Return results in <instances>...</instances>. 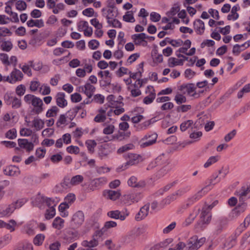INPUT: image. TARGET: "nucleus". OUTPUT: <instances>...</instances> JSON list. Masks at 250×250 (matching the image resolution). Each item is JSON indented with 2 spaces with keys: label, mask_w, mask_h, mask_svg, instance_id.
I'll return each instance as SVG.
<instances>
[{
  "label": "nucleus",
  "mask_w": 250,
  "mask_h": 250,
  "mask_svg": "<svg viewBox=\"0 0 250 250\" xmlns=\"http://www.w3.org/2000/svg\"><path fill=\"white\" fill-rule=\"evenodd\" d=\"M64 221L60 217H57L54 220L52 223V227L57 229H61L64 227Z\"/></svg>",
  "instance_id": "72a5a7b5"
},
{
  "label": "nucleus",
  "mask_w": 250,
  "mask_h": 250,
  "mask_svg": "<svg viewBox=\"0 0 250 250\" xmlns=\"http://www.w3.org/2000/svg\"><path fill=\"white\" fill-rule=\"evenodd\" d=\"M128 160L121 167H118L117 171L120 172L128 168L129 166L135 165L142 161V157L140 155L134 153H129L127 155Z\"/></svg>",
  "instance_id": "20e7f679"
},
{
  "label": "nucleus",
  "mask_w": 250,
  "mask_h": 250,
  "mask_svg": "<svg viewBox=\"0 0 250 250\" xmlns=\"http://www.w3.org/2000/svg\"><path fill=\"white\" fill-rule=\"evenodd\" d=\"M240 10V6L238 4L233 6L231 10L230 14L227 16L229 21L237 20L239 17V14L237 13Z\"/></svg>",
  "instance_id": "cd10ccee"
},
{
  "label": "nucleus",
  "mask_w": 250,
  "mask_h": 250,
  "mask_svg": "<svg viewBox=\"0 0 250 250\" xmlns=\"http://www.w3.org/2000/svg\"><path fill=\"white\" fill-rule=\"evenodd\" d=\"M40 91L43 95H48L51 92L50 87L47 84H43L40 87Z\"/></svg>",
  "instance_id": "052dcab7"
},
{
  "label": "nucleus",
  "mask_w": 250,
  "mask_h": 250,
  "mask_svg": "<svg viewBox=\"0 0 250 250\" xmlns=\"http://www.w3.org/2000/svg\"><path fill=\"white\" fill-rule=\"evenodd\" d=\"M16 209L14 204L0 206V217L10 216Z\"/></svg>",
  "instance_id": "2eb2a0df"
},
{
  "label": "nucleus",
  "mask_w": 250,
  "mask_h": 250,
  "mask_svg": "<svg viewBox=\"0 0 250 250\" xmlns=\"http://www.w3.org/2000/svg\"><path fill=\"white\" fill-rule=\"evenodd\" d=\"M102 12L103 16L106 19L107 23H109L111 20L117 18L119 14L118 8L110 9L103 8Z\"/></svg>",
  "instance_id": "f8f14e48"
},
{
  "label": "nucleus",
  "mask_w": 250,
  "mask_h": 250,
  "mask_svg": "<svg viewBox=\"0 0 250 250\" xmlns=\"http://www.w3.org/2000/svg\"><path fill=\"white\" fill-rule=\"evenodd\" d=\"M56 100L57 105L61 108H64L67 104V101L65 99V94L63 92L58 93Z\"/></svg>",
  "instance_id": "bb28decb"
},
{
  "label": "nucleus",
  "mask_w": 250,
  "mask_h": 250,
  "mask_svg": "<svg viewBox=\"0 0 250 250\" xmlns=\"http://www.w3.org/2000/svg\"><path fill=\"white\" fill-rule=\"evenodd\" d=\"M4 173L9 176H18L20 174V170L18 167L9 166L4 169Z\"/></svg>",
  "instance_id": "b1692460"
},
{
  "label": "nucleus",
  "mask_w": 250,
  "mask_h": 250,
  "mask_svg": "<svg viewBox=\"0 0 250 250\" xmlns=\"http://www.w3.org/2000/svg\"><path fill=\"white\" fill-rule=\"evenodd\" d=\"M199 211V208H194L192 212L190 213L189 216L186 219L184 222L185 226H188L191 224L198 215Z\"/></svg>",
  "instance_id": "c85d7f7f"
},
{
  "label": "nucleus",
  "mask_w": 250,
  "mask_h": 250,
  "mask_svg": "<svg viewBox=\"0 0 250 250\" xmlns=\"http://www.w3.org/2000/svg\"><path fill=\"white\" fill-rule=\"evenodd\" d=\"M107 182V179L105 177H100L94 179L91 182L92 186L95 188L101 187Z\"/></svg>",
  "instance_id": "e433bc0d"
},
{
  "label": "nucleus",
  "mask_w": 250,
  "mask_h": 250,
  "mask_svg": "<svg viewBox=\"0 0 250 250\" xmlns=\"http://www.w3.org/2000/svg\"><path fill=\"white\" fill-rule=\"evenodd\" d=\"M82 245L83 247L91 249L92 248L96 247L98 245V242L95 238H93L89 241L87 240L83 241L82 243Z\"/></svg>",
  "instance_id": "4c0bfd02"
},
{
  "label": "nucleus",
  "mask_w": 250,
  "mask_h": 250,
  "mask_svg": "<svg viewBox=\"0 0 250 250\" xmlns=\"http://www.w3.org/2000/svg\"><path fill=\"white\" fill-rule=\"evenodd\" d=\"M117 223L113 221H106L104 223V227L99 230H97L95 232L96 236L101 237L109 229L115 228L117 226Z\"/></svg>",
  "instance_id": "f3484780"
},
{
  "label": "nucleus",
  "mask_w": 250,
  "mask_h": 250,
  "mask_svg": "<svg viewBox=\"0 0 250 250\" xmlns=\"http://www.w3.org/2000/svg\"><path fill=\"white\" fill-rule=\"evenodd\" d=\"M82 108L81 106H77L67 111V117L71 121L73 120L76 116L78 111Z\"/></svg>",
  "instance_id": "58836bf2"
},
{
  "label": "nucleus",
  "mask_w": 250,
  "mask_h": 250,
  "mask_svg": "<svg viewBox=\"0 0 250 250\" xmlns=\"http://www.w3.org/2000/svg\"><path fill=\"white\" fill-rule=\"evenodd\" d=\"M75 200L76 197L75 194L73 193H69L65 197L64 202L70 206V205L73 203Z\"/></svg>",
  "instance_id": "0e129e2a"
},
{
  "label": "nucleus",
  "mask_w": 250,
  "mask_h": 250,
  "mask_svg": "<svg viewBox=\"0 0 250 250\" xmlns=\"http://www.w3.org/2000/svg\"><path fill=\"white\" fill-rule=\"evenodd\" d=\"M103 195L107 199L115 201L120 197L121 193L118 190H105L103 192Z\"/></svg>",
  "instance_id": "412c9836"
},
{
  "label": "nucleus",
  "mask_w": 250,
  "mask_h": 250,
  "mask_svg": "<svg viewBox=\"0 0 250 250\" xmlns=\"http://www.w3.org/2000/svg\"><path fill=\"white\" fill-rule=\"evenodd\" d=\"M56 214L55 208L52 207L46 209L45 213V218L46 220H50L53 218Z\"/></svg>",
  "instance_id": "8fccbe9b"
},
{
  "label": "nucleus",
  "mask_w": 250,
  "mask_h": 250,
  "mask_svg": "<svg viewBox=\"0 0 250 250\" xmlns=\"http://www.w3.org/2000/svg\"><path fill=\"white\" fill-rule=\"evenodd\" d=\"M133 11H127L125 15L123 16V20L126 22H134L135 19L133 17Z\"/></svg>",
  "instance_id": "de8ad7c7"
},
{
  "label": "nucleus",
  "mask_w": 250,
  "mask_h": 250,
  "mask_svg": "<svg viewBox=\"0 0 250 250\" xmlns=\"http://www.w3.org/2000/svg\"><path fill=\"white\" fill-rule=\"evenodd\" d=\"M13 47V43L10 41L1 40L0 48L2 51L8 52L11 50Z\"/></svg>",
  "instance_id": "2f4dec72"
},
{
  "label": "nucleus",
  "mask_w": 250,
  "mask_h": 250,
  "mask_svg": "<svg viewBox=\"0 0 250 250\" xmlns=\"http://www.w3.org/2000/svg\"><path fill=\"white\" fill-rule=\"evenodd\" d=\"M59 111V109L57 106H53L48 110L46 113V116L48 118L56 116Z\"/></svg>",
  "instance_id": "a19ab883"
},
{
  "label": "nucleus",
  "mask_w": 250,
  "mask_h": 250,
  "mask_svg": "<svg viewBox=\"0 0 250 250\" xmlns=\"http://www.w3.org/2000/svg\"><path fill=\"white\" fill-rule=\"evenodd\" d=\"M32 127H34L36 130L39 131L42 129L44 125V122L43 120L39 118L35 117L32 122Z\"/></svg>",
  "instance_id": "473e14b6"
},
{
  "label": "nucleus",
  "mask_w": 250,
  "mask_h": 250,
  "mask_svg": "<svg viewBox=\"0 0 250 250\" xmlns=\"http://www.w3.org/2000/svg\"><path fill=\"white\" fill-rule=\"evenodd\" d=\"M250 224V216H248L245 219L243 224H241L237 228V231H238L239 233H241L242 231L246 229V228Z\"/></svg>",
  "instance_id": "37998d69"
},
{
  "label": "nucleus",
  "mask_w": 250,
  "mask_h": 250,
  "mask_svg": "<svg viewBox=\"0 0 250 250\" xmlns=\"http://www.w3.org/2000/svg\"><path fill=\"white\" fill-rule=\"evenodd\" d=\"M129 212L125 209L122 211L119 210H111L107 212V216L115 219H120L124 221L129 215Z\"/></svg>",
  "instance_id": "1a4fd4ad"
},
{
  "label": "nucleus",
  "mask_w": 250,
  "mask_h": 250,
  "mask_svg": "<svg viewBox=\"0 0 250 250\" xmlns=\"http://www.w3.org/2000/svg\"><path fill=\"white\" fill-rule=\"evenodd\" d=\"M194 29L197 34L202 35L205 31V24L204 21L200 19L196 20L193 23Z\"/></svg>",
  "instance_id": "393cba45"
},
{
  "label": "nucleus",
  "mask_w": 250,
  "mask_h": 250,
  "mask_svg": "<svg viewBox=\"0 0 250 250\" xmlns=\"http://www.w3.org/2000/svg\"><path fill=\"white\" fill-rule=\"evenodd\" d=\"M236 193V195L239 196L240 200H245L250 197V188L243 187Z\"/></svg>",
  "instance_id": "5701e85b"
},
{
  "label": "nucleus",
  "mask_w": 250,
  "mask_h": 250,
  "mask_svg": "<svg viewBox=\"0 0 250 250\" xmlns=\"http://www.w3.org/2000/svg\"><path fill=\"white\" fill-rule=\"evenodd\" d=\"M196 88L195 87L194 83H184L180 86L179 90L183 92V94H186L187 93L189 95L195 96L196 93H193L195 91Z\"/></svg>",
  "instance_id": "4468645a"
},
{
  "label": "nucleus",
  "mask_w": 250,
  "mask_h": 250,
  "mask_svg": "<svg viewBox=\"0 0 250 250\" xmlns=\"http://www.w3.org/2000/svg\"><path fill=\"white\" fill-rule=\"evenodd\" d=\"M237 131L236 129H233L229 133H228L224 137V140L226 142H229L231 139H232L234 137L236 134Z\"/></svg>",
  "instance_id": "774afa93"
},
{
  "label": "nucleus",
  "mask_w": 250,
  "mask_h": 250,
  "mask_svg": "<svg viewBox=\"0 0 250 250\" xmlns=\"http://www.w3.org/2000/svg\"><path fill=\"white\" fill-rule=\"evenodd\" d=\"M167 43L170 44L174 47H179L181 46L183 43V41L181 39L171 40L169 38H166Z\"/></svg>",
  "instance_id": "603ef678"
},
{
  "label": "nucleus",
  "mask_w": 250,
  "mask_h": 250,
  "mask_svg": "<svg viewBox=\"0 0 250 250\" xmlns=\"http://www.w3.org/2000/svg\"><path fill=\"white\" fill-rule=\"evenodd\" d=\"M142 198L140 193H128L125 194L123 197V201L125 204L131 205L135 202H138Z\"/></svg>",
  "instance_id": "9d476101"
},
{
  "label": "nucleus",
  "mask_w": 250,
  "mask_h": 250,
  "mask_svg": "<svg viewBox=\"0 0 250 250\" xmlns=\"http://www.w3.org/2000/svg\"><path fill=\"white\" fill-rule=\"evenodd\" d=\"M18 142L20 148L25 149L28 152H30L33 149V144L31 142H29L27 139H19Z\"/></svg>",
  "instance_id": "6ab92c4d"
},
{
  "label": "nucleus",
  "mask_w": 250,
  "mask_h": 250,
  "mask_svg": "<svg viewBox=\"0 0 250 250\" xmlns=\"http://www.w3.org/2000/svg\"><path fill=\"white\" fill-rule=\"evenodd\" d=\"M158 135L155 132H148L138 142L141 148H146L154 144L157 141Z\"/></svg>",
  "instance_id": "7ed1b4c3"
},
{
  "label": "nucleus",
  "mask_w": 250,
  "mask_h": 250,
  "mask_svg": "<svg viewBox=\"0 0 250 250\" xmlns=\"http://www.w3.org/2000/svg\"><path fill=\"white\" fill-rule=\"evenodd\" d=\"M0 60L5 65H10V62L9 60V57L7 54L4 53H0Z\"/></svg>",
  "instance_id": "bf43d9fd"
},
{
  "label": "nucleus",
  "mask_w": 250,
  "mask_h": 250,
  "mask_svg": "<svg viewBox=\"0 0 250 250\" xmlns=\"http://www.w3.org/2000/svg\"><path fill=\"white\" fill-rule=\"evenodd\" d=\"M16 9L20 11H23L26 9L27 4L26 2L22 0H19L16 3Z\"/></svg>",
  "instance_id": "6e6d98bb"
},
{
  "label": "nucleus",
  "mask_w": 250,
  "mask_h": 250,
  "mask_svg": "<svg viewBox=\"0 0 250 250\" xmlns=\"http://www.w3.org/2000/svg\"><path fill=\"white\" fill-rule=\"evenodd\" d=\"M84 221V215L81 210L76 211L72 216L70 223L74 229H78L82 225Z\"/></svg>",
  "instance_id": "6e6552de"
},
{
  "label": "nucleus",
  "mask_w": 250,
  "mask_h": 250,
  "mask_svg": "<svg viewBox=\"0 0 250 250\" xmlns=\"http://www.w3.org/2000/svg\"><path fill=\"white\" fill-rule=\"evenodd\" d=\"M45 236L43 234H38L34 238L33 243L35 245L41 246L44 240Z\"/></svg>",
  "instance_id": "ea45409f"
},
{
  "label": "nucleus",
  "mask_w": 250,
  "mask_h": 250,
  "mask_svg": "<svg viewBox=\"0 0 250 250\" xmlns=\"http://www.w3.org/2000/svg\"><path fill=\"white\" fill-rule=\"evenodd\" d=\"M228 224V220L224 217H220L214 222V230L216 234L220 233Z\"/></svg>",
  "instance_id": "9b49d317"
},
{
  "label": "nucleus",
  "mask_w": 250,
  "mask_h": 250,
  "mask_svg": "<svg viewBox=\"0 0 250 250\" xmlns=\"http://www.w3.org/2000/svg\"><path fill=\"white\" fill-rule=\"evenodd\" d=\"M10 77L11 78V82H12L13 83H15L18 81H21L23 77V75L20 70L15 68L11 72Z\"/></svg>",
  "instance_id": "a878e982"
},
{
  "label": "nucleus",
  "mask_w": 250,
  "mask_h": 250,
  "mask_svg": "<svg viewBox=\"0 0 250 250\" xmlns=\"http://www.w3.org/2000/svg\"><path fill=\"white\" fill-rule=\"evenodd\" d=\"M219 159V156H213L210 157L207 161L205 163L204 167L205 168H207L210 166L211 165L217 162Z\"/></svg>",
  "instance_id": "09e8293b"
},
{
  "label": "nucleus",
  "mask_w": 250,
  "mask_h": 250,
  "mask_svg": "<svg viewBox=\"0 0 250 250\" xmlns=\"http://www.w3.org/2000/svg\"><path fill=\"white\" fill-rule=\"evenodd\" d=\"M167 63L168 66H169L170 67H173L176 65H183V60H178L175 58L171 57L168 59Z\"/></svg>",
  "instance_id": "c9c22d12"
},
{
  "label": "nucleus",
  "mask_w": 250,
  "mask_h": 250,
  "mask_svg": "<svg viewBox=\"0 0 250 250\" xmlns=\"http://www.w3.org/2000/svg\"><path fill=\"white\" fill-rule=\"evenodd\" d=\"M61 185L63 189L70 188L72 186L71 179L68 176H65L61 182Z\"/></svg>",
  "instance_id": "49530a36"
},
{
  "label": "nucleus",
  "mask_w": 250,
  "mask_h": 250,
  "mask_svg": "<svg viewBox=\"0 0 250 250\" xmlns=\"http://www.w3.org/2000/svg\"><path fill=\"white\" fill-rule=\"evenodd\" d=\"M0 143L3 145H4L6 147L8 148H14L15 147L16 150H20V147H16V143L13 141H3L0 142Z\"/></svg>",
  "instance_id": "13d9d810"
},
{
  "label": "nucleus",
  "mask_w": 250,
  "mask_h": 250,
  "mask_svg": "<svg viewBox=\"0 0 250 250\" xmlns=\"http://www.w3.org/2000/svg\"><path fill=\"white\" fill-rule=\"evenodd\" d=\"M147 38V37L144 33L136 34L132 36V39L134 43L137 45H140L142 42L145 43V44H143V46L146 45L147 44V42L145 41V39Z\"/></svg>",
  "instance_id": "aec40b11"
},
{
  "label": "nucleus",
  "mask_w": 250,
  "mask_h": 250,
  "mask_svg": "<svg viewBox=\"0 0 250 250\" xmlns=\"http://www.w3.org/2000/svg\"><path fill=\"white\" fill-rule=\"evenodd\" d=\"M180 11V7L178 4H175L170 9V11L167 13L168 16H174Z\"/></svg>",
  "instance_id": "680f3d73"
},
{
  "label": "nucleus",
  "mask_w": 250,
  "mask_h": 250,
  "mask_svg": "<svg viewBox=\"0 0 250 250\" xmlns=\"http://www.w3.org/2000/svg\"><path fill=\"white\" fill-rule=\"evenodd\" d=\"M250 92V83L246 84L243 88L238 92L237 97L239 99L242 98L245 93Z\"/></svg>",
  "instance_id": "864d4df0"
},
{
  "label": "nucleus",
  "mask_w": 250,
  "mask_h": 250,
  "mask_svg": "<svg viewBox=\"0 0 250 250\" xmlns=\"http://www.w3.org/2000/svg\"><path fill=\"white\" fill-rule=\"evenodd\" d=\"M4 99L6 104L11 105L13 109L19 108L21 105V99L17 98L14 93H6Z\"/></svg>",
  "instance_id": "0eeeda50"
},
{
  "label": "nucleus",
  "mask_w": 250,
  "mask_h": 250,
  "mask_svg": "<svg viewBox=\"0 0 250 250\" xmlns=\"http://www.w3.org/2000/svg\"><path fill=\"white\" fill-rule=\"evenodd\" d=\"M212 217L211 213L202 211L200 220L196 224L195 228L199 230L204 229L210 223Z\"/></svg>",
  "instance_id": "39448f33"
},
{
  "label": "nucleus",
  "mask_w": 250,
  "mask_h": 250,
  "mask_svg": "<svg viewBox=\"0 0 250 250\" xmlns=\"http://www.w3.org/2000/svg\"><path fill=\"white\" fill-rule=\"evenodd\" d=\"M36 227V222L33 221H30L24 226L23 232L28 235H33L35 233Z\"/></svg>",
  "instance_id": "4be33fe9"
},
{
  "label": "nucleus",
  "mask_w": 250,
  "mask_h": 250,
  "mask_svg": "<svg viewBox=\"0 0 250 250\" xmlns=\"http://www.w3.org/2000/svg\"><path fill=\"white\" fill-rule=\"evenodd\" d=\"M168 170L169 169L167 167H163L156 173V178L157 179H160L163 177L168 172Z\"/></svg>",
  "instance_id": "69168bd1"
},
{
  "label": "nucleus",
  "mask_w": 250,
  "mask_h": 250,
  "mask_svg": "<svg viewBox=\"0 0 250 250\" xmlns=\"http://www.w3.org/2000/svg\"><path fill=\"white\" fill-rule=\"evenodd\" d=\"M221 181V178H218V175H213L210 177V179L209 180L208 184L202 188L200 190L197 192L194 195H193L191 198V200L192 201H196L199 200L202 197L205 195L209 190H210V188H209V186L210 185H214L220 182Z\"/></svg>",
  "instance_id": "f03ea898"
},
{
  "label": "nucleus",
  "mask_w": 250,
  "mask_h": 250,
  "mask_svg": "<svg viewBox=\"0 0 250 250\" xmlns=\"http://www.w3.org/2000/svg\"><path fill=\"white\" fill-rule=\"evenodd\" d=\"M191 106L189 104H183L176 107V111L178 112H186L190 110Z\"/></svg>",
  "instance_id": "e2e57ef3"
},
{
  "label": "nucleus",
  "mask_w": 250,
  "mask_h": 250,
  "mask_svg": "<svg viewBox=\"0 0 250 250\" xmlns=\"http://www.w3.org/2000/svg\"><path fill=\"white\" fill-rule=\"evenodd\" d=\"M23 100L26 104L32 106L31 110L32 114L39 115L43 111V103L40 98L28 94L24 96Z\"/></svg>",
  "instance_id": "f257e3e1"
},
{
  "label": "nucleus",
  "mask_w": 250,
  "mask_h": 250,
  "mask_svg": "<svg viewBox=\"0 0 250 250\" xmlns=\"http://www.w3.org/2000/svg\"><path fill=\"white\" fill-rule=\"evenodd\" d=\"M171 241L170 239H167L163 242L152 246L149 250H164L163 248L167 247Z\"/></svg>",
  "instance_id": "f704fd0d"
},
{
  "label": "nucleus",
  "mask_w": 250,
  "mask_h": 250,
  "mask_svg": "<svg viewBox=\"0 0 250 250\" xmlns=\"http://www.w3.org/2000/svg\"><path fill=\"white\" fill-rule=\"evenodd\" d=\"M85 145L89 152L91 153H93L94 152V148L97 145L95 141L93 140H87L85 142Z\"/></svg>",
  "instance_id": "79ce46f5"
},
{
  "label": "nucleus",
  "mask_w": 250,
  "mask_h": 250,
  "mask_svg": "<svg viewBox=\"0 0 250 250\" xmlns=\"http://www.w3.org/2000/svg\"><path fill=\"white\" fill-rule=\"evenodd\" d=\"M174 100L177 104L180 105L183 103H185L187 102V98L183 94H177L175 96Z\"/></svg>",
  "instance_id": "5fc2aeb1"
},
{
  "label": "nucleus",
  "mask_w": 250,
  "mask_h": 250,
  "mask_svg": "<svg viewBox=\"0 0 250 250\" xmlns=\"http://www.w3.org/2000/svg\"><path fill=\"white\" fill-rule=\"evenodd\" d=\"M95 90V87L89 83H86L84 85L79 87V91L83 92L88 98L92 97Z\"/></svg>",
  "instance_id": "ddd939ff"
},
{
  "label": "nucleus",
  "mask_w": 250,
  "mask_h": 250,
  "mask_svg": "<svg viewBox=\"0 0 250 250\" xmlns=\"http://www.w3.org/2000/svg\"><path fill=\"white\" fill-rule=\"evenodd\" d=\"M146 92L148 93V95L144 98L143 102L146 104H148L152 103L156 97L153 86L151 85L147 86Z\"/></svg>",
  "instance_id": "dca6fc26"
},
{
  "label": "nucleus",
  "mask_w": 250,
  "mask_h": 250,
  "mask_svg": "<svg viewBox=\"0 0 250 250\" xmlns=\"http://www.w3.org/2000/svg\"><path fill=\"white\" fill-rule=\"evenodd\" d=\"M149 206L150 204H147L140 208L139 211L135 216V220L136 221H141L147 216L149 209Z\"/></svg>",
  "instance_id": "a211bd4d"
},
{
  "label": "nucleus",
  "mask_w": 250,
  "mask_h": 250,
  "mask_svg": "<svg viewBox=\"0 0 250 250\" xmlns=\"http://www.w3.org/2000/svg\"><path fill=\"white\" fill-rule=\"evenodd\" d=\"M26 24L29 27L36 26L38 28H42L44 26V21L42 19L35 20L31 19L27 21Z\"/></svg>",
  "instance_id": "c756f323"
},
{
  "label": "nucleus",
  "mask_w": 250,
  "mask_h": 250,
  "mask_svg": "<svg viewBox=\"0 0 250 250\" xmlns=\"http://www.w3.org/2000/svg\"><path fill=\"white\" fill-rule=\"evenodd\" d=\"M110 153L111 151L109 149V148L107 147V146H102L99 149L98 155L101 159H103L105 158H106Z\"/></svg>",
  "instance_id": "7c9ffc66"
},
{
  "label": "nucleus",
  "mask_w": 250,
  "mask_h": 250,
  "mask_svg": "<svg viewBox=\"0 0 250 250\" xmlns=\"http://www.w3.org/2000/svg\"><path fill=\"white\" fill-rule=\"evenodd\" d=\"M17 223L16 221L13 219H11L9 221V223H5V228L9 230L11 232H12L15 230V227L16 226Z\"/></svg>",
  "instance_id": "338daca9"
},
{
  "label": "nucleus",
  "mask_w": 250,
  "mask_h": 250,
  "mask_svg": "<svg viewBox=\"0 0 250 250\" xmlns=\"http://www.w3.org/2000/svg\"><path fill=\"white\" fill-rule=\"evenodd\" d=\"M30 66L36 71L40 70L42 67V63L38 62H34L33 61H30L28 62Z\"/></svg>",
  "instance_id": "4d7b16f0"
},
{
  "label": "nucleus",
  "mask_w": 250,
  "mask_h": 250,
  "mask_svg": "<svg viewBox=\"0 0 250 250\" xmlns=\"http://www.w3.org/2000/svg\"><path fill=\"white\" fill-rule=\"evenodd\" d=\"M83 177L81 175H77L71 179L72 186L79 185L83 181Z\"/></svg>",
  "instance_id": "3c124183"
},
{
  "label": "nucleus",
  "mask_w": 250,
  "mask_h": 250,
  "mask_svg": "<svg viewBox=\"0 0 250 250\" xmlns=\"http://www.w3.org/2000/svg\"><path fill=\"white\" fill-rule=\"evenodd\" d=\"M17 132L15 128L8 130L5 134V137L10 140H13L17 137Z\"/></svg>",
  "instance_id": "a18cd8bd"
},
{
  "label": "nucleus",
  "mask_w": 250,
  "mask_h": 250,
  "mask_svg": "<svg viewBox=\"0 0 250 250\" xmlns=\"http://www.w3.org/2000/svg\"><path fill=\"white\" fill-rule=\"evenodd\" d=\"M205 238L198 239L197 236H193L188 239L186 244L187 250H197L205 242Z\"/></svg>",
  "instance_id": "423d86ee"
},
{
  "label": "nucleus",
  "mask_w": 250,
  "mask_h": 250,
  "mask_svg": "<svg viewBox=\"0 0 250 250\" xmlns=\"http://www.w3.org/2000/svg\"><path fill=\"white\" fill-rule=\"evenodd\" d=\"M193 122L191 120L185 121L180 125V129L182 132L185 131L188 128L191 127V126L193 125Z\"/></svg>",
  "instance_id": "c03bdc74"
}]
</instances>
